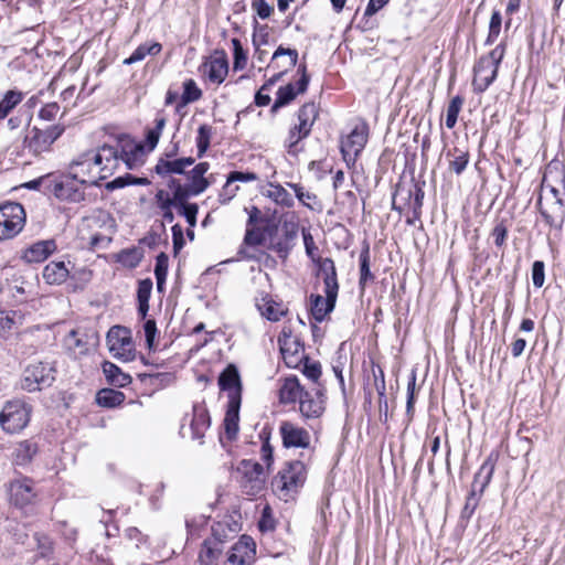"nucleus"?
Wrapping results in <instances>:
<instances>
[{"label":"nucleus","mask_w":565,"mask_h":565,"mask_svg":"<svg viewBox=\"0 0 565 565\" xmlns=\"http://www.w3.org/2000/svg\"><path fill=\"white\" fill-rule=\"evenodd\" d=\"M425 192L418 182L398 183L393 194L392 209L402 213L407 206L409 215L406 218L408 225H415L420 220Z\"/></svg>","instance_id":"1"},{"label":"nucleus","mask_w":565,"mask_h":565,"mask_svg":"<svg viewBox=\"0 0 565 565\" xmlns=\"http://www.w3.org/2000/svg\"><path fill=\"white\" fill-rule=\"evenodd\" d=\"M307 479V469L302 461L291 460L285 463V467L278 471L271 480L273 490L287 500L291 493L298 491Z\"/></svg>","instance_id":"2"},{"label":"nucleus","mask_w":565,"mask_h":565,"mask_svg":"<svg viewBox=\"0 0 565 565\" xmlns=\"http://www.w3.org/2000/svg\"><path fill=\"white\" fill-rule=\"evenodd\" d=\"M32 407L21 399L6 402L0 412V426L9 434H17L24 429L31 416Z\"/></svg>","instance_id":"3"},{"label":"nucleus","mask_w":565,"mask_h":565,"mask_svg":"<svg viewBox=\"0 0 565 565\" xmlns=\"http://www.w3.org/2000/svg\"><path fill=\"white\" fill-rule=\"evenodd\" d=\"M25 224V211L22 204L7 202L0 205V241L17 236Z\"/></svg>","instance_id":"4"},{"label":"nucleus","mask_w":565,"mask_h":565,"mask_svg":"<svg viewBox=\"0 0 565 565\" xmlns=\"http://www.w3.org/2000/svg\"><path fill=\"white\" fill-rule=\"evenodd\" d=\"M85 152L94 170L97 172L98 179H107L113 175L119 166L118 149L111 148V145L105 143L97 149Z\"/></svg>","instance_id":"5"},{"label":"nucleus","mask_w":565,"mask_h":565,"mask_svg":"<svg viewBox=\"0 0 565 565\" xmlns=\"http://www.w3.org/2000/svg\"><path fill=\"white\" fill-rule=\"evenodd\" d=\"M82 185L77 179H73L70 171L68 174L53 177L52 183L49 185V194L54 195L60 201L81 203L86 198Z\"/></svg>","instance_id":"6"},{"label":"nucleus","mask_w":565,"mask_h":565,"mask_svg":"<svg viewBox=\"0 0 565 565\" xmlns=\"http://www.w3.org/2000/svg\"><path fill=\"white\" fill-rule=\"evenodd\" d=\"M319 110L315 103H306L300 107L298 110L299 124L295 125L289 130V136L286 140L289 153L292 152V149L300 140L307 138L310 135L311 128L317 120Z\"/></svg>","instance_id":"7"},{"label":"nucleus","mask_w":565,"mask_h":565,"mask_svg":"<svg viewBox=\"0 0 565 565\" xmlns=\"http://www.w3.org/2000/svg\"><path fill=\"white\" fill-rule=\"evenodd\" d=\"M55 369L50 363L30 364L23 372L21 387L28 392L40 391L51 386L55 380Z\"/></svg>","instance_id":"8"},{"label":"nucleus","mask_w":565,"mask_h":565,"mask_svg":"<svg viewBox=\"0 0 565 565\" xmlns=\"http://www.w3.org/2000/svg\"><path fill=\"white\" fill-rule=\"evenodd\" d=\"M64 128L60 126H49L45 129L33 127L24 138V146L33 154L39 156L44 151H49L53 142L63 134Z\"/></svg>","instance_id":"9"},{"label":"nucleus","mask_w":565,"mask_h":565,"mask_svg":"<svg viewBox=\"0 0 565 565\" xmlns=\"http://www.w3.org/2000/svg\"><path fill=\"white\" fill-rule=\"evenodd\" d=\"M278 345L285 364L296 369L307 356L303 352V344L292 337L289 328H284L278 337Z\"/></svg>","instance_id":"10"},{"label":"nucleus","mask_w":565,"mask_h":565,"mask_svg":"<svg viewBox=\"0 0 565 565\" xmlns=\"http://www.w3.org/2000/svg\"><path fill=\"white\" fill-rule=\"evenodd\" d=\"M367 126L363 122L355 126L348 137L341 141L340 150L347 162L355 161V158L364 149L367 142Z\"/></svg>","instance_id":"11"},{"label":"nucleus","mask_w":565,"mask_h":565,"mask_svg":"<svg viewBox=\"0 0 565 565\" xmlns=\"http://www.w3.org/2000/svg\"><path fill=\"white\" fill-rule=\"evenodd\" d=\"M300 414L307 419L322 416L326 411V396L322 390L305 391L299 399Z\"/></svg>","instance_id":"12"},{"label":"nucleus","mask_w":565,"mask_h":565,"mask_svg":"<svg viewBox=\"0 0 565 565\" xmlns=\"http://www.w3.org/2000/svg\"><path fill=\"white\" fill-rule=\"evenodd\" d=\"M279 433L285 448H308L310 445L308 430L290 422H282Z\"/></svg>","instance_id":"13"},{"label":"nucleus","mask_w":565,"mask_h":565,"mask_svg":"<svg viewBox=\"0 0 565 565\" xmlns=\"http://www.w3.org/2000/svg\"><path fill=\"white\" fill-rule=\"evenodd\" d=\"M255 555L256 544L254 540L248 535H242L233 545L227 562L231 565H252L255 561Z\"/></svg>","instance_id":"14"},{"label":"nucleus","mask_w":565,"mask_h":565,"mask_svg":"<svg viewBox=\"0 0 565 565\" xmlns=\"http://www.w3.org/2000/svg\"><path fill=\"white\" fill-rule=\"evenodd\" d=\"M70 171L73 179H77L79 184L98 185L102 179H98L90 160L86 152L81 153L70 163Z\"/></svg>","instance_id":"15"},{"label":"nucleus","mask_w":565,"mask_h":565,"mask_svg":"<svg viewBox=\"0 0 565 565\" xmlns=\"http://www.w3.org/2000/svg\"><path fill=\"white\" fill-rule=\"evenodd\" d=\"M499 67L489 63L488 60H478L473 66L472 86L476 93H483L497 78Z\"/></svg>","instance_id":"16"},{"label":"nucleus","mask_w":565,"mask_h":565,"mask_svg":"<svg viewBox=\"0 0 565 565\" xmlns=\"http://www.w3.org/2000/svg\"><path fill=\"white\" fill-rule=\"evenodd\" d=\"M241 397L237 392L230 396L227 402L225 417L223 420L225 436L228 440H235L239 431V409H241Z\"/></svg>","instance_id":"17"},{"label":"nucleus","mask_w":565,"mask_h":565,"mask_svg":"<svg viewBox=\"0 0 565 565\" xmlns=\"http://www.w3.org/2000/svg\"><path fill=\"white\" fill-rule=\"evenodd\" d=\"M211 426V417L205 404L195 403L192 407V414L190 418L191 437L194 440H199L203 444V437L205 431Z\"/></svg>","instance_id":"18"},{"label":"nucleus","mask_w":565,"mask_h":565,"mask_svg":"<svg viewBox=\"0 0 565 565\" xmlns=\"http://www.w3.org/2000/svg\"><path fill=\"white\" fill-rule=\"evenodd\" d=\"M9 493L11 502L19 508L32 503L35 498L32 480L28 478L12 481Z\"/></svg>","instance_id":"19"},{"label":"nucleus","mask_w":565,"mask_h":565,"mask_svg":"<svg viewBox=\"0 0 565 565\" xmlns=\"http://www.w3.org/2000/svg\"><path fill=\"white\" fill-rule=\"evenodd\" d=\"M326 297L312 294L310 296V312L317 322H322L335 308L338 295L324 291Z\"/></svg>","instance_id":"20"},{"label":"nucleus","mask_w":565,"mask_h":565,"mask_svg":"<svg viewBox=\"0 0 565 565\" xmlns=\"http://www.w3.org/2000/svg\"><path fill=\"white\" fill-rule=\"evenodd\" d=\"M204 73L210 82L222 84L228 73V60L225 52H216V54L204 64Z\"/></svg>","instance_id":"21"},{"label":"nucleus","mask_w":565,"mask_h":565,"mask_svg":"<svg viewBox=\"0 0 565 565\" xmlns=\"http://www.w3.org/2000/svg\"><path fill=\"white\" fill-rule=\"evenodd\" d=\"M540 213L545 223L556 230H562L565 223V199L554 200L547 209L541 207V199L537 202Z\"/></svg>","instance_id":"22"},{"label":"nucleus","mask_w":565,"mask_h":565,"mask_svg":"<svg viewBox=\"0 0 565 565\" xmlns=\"http://www.w3.org/2000/svg\"><path fill=\"white\" fill-rule=\"evenodd\" d=\"M195 159L192 157L167 159L160 157L154 166V172L164 178L170 174H184L185 168L192 166Z\"/></svg>","instance_id":"23"},{"label":"nucleus","mask_w":565,"mask_h":565,"mask_svg":"<svg viewBox=\"0 0 565 565\" xmlns=\"http://www.w3.org/2000/svg\"><path fill=\"white\" fill-rule=\"evenodd\" d=\"M316 265L318 266L317 276L322 277L324 291L338 295L339 282L334 262L329 257H318Z\"/></svg>","instance_id":"24"},{"label":"nucleus","mask_w":565,"mask_h":565,"mask_svg":"<svg viewBox=\"0 0 565 565\" xmlns=\"http://www.w3.org/2000/svg\"><path fill=\"white\" fill-rule=\"evenodd\" d=\"M498 455L491 452L483 461L477 473L475 475L471 490H475L479 497L482 495L483 491L490 483L497 462Z\"/></svg>","instance_id":"25"},{"label":"nucleus","mask_w":565,"mask_h":565,"mask_svg":"<svg viewBox=\"0 0 565 565\" xmlns=\"http://www.w3.org/2000/svg\"><path fill=\"white\" fill-rule=\"evenodd\" d=\"M237 470L252 484V490L258 492L263 489L265 481L263 477L264 467L259 462L244 459L241 461Z\"/></svg>","instance_id":"26"},{"label":"nucleus","mask_w":565,"mask_h":565,"mask_svg":"<svg viewBox=\"0 0 565 565\" xmlns=\"http://www.w3.org/2000/svg\"><path fill=\"white\" fill-rule=\"evenodd\" d=\"M218 386L221 391L227 393V397L233 393L238 394L242 398V382L237 367L234 364H228L218 376Z\"/></svg>","instance_id":"27"},{"label":"nucleus","mask_w":565,"mask_h":565,"mask_svg":"<svg viewBox=\"0 0 565 565\" xmlns=\"http://www.w3.org/2000/svg\"><path fill=\"white\" fill-rule=\"evenodd\" d=\"M106 341L109 351L111 353L117 352V354H119L120 350H126L127 347L132 345L130 330L122 326L111 327L107 332Z\"/></svg>","instance_id":"28"},{"label":"nucleus","mask_w":565,"mask_h":565,"mask_svg":"<svg viewBox=\"0 0 565 565\" xmlns=\"http://www.w3.org/2000/svg\"><path fill=\"white\" fill-rule=\"evenodd\" d=\"M305 391L297 376H288L279 388V402L285 405L295 404L299 402Z\"/></svg>","instance_id":"29"},{"label":"nucleus","mask_w":565,"mask_h":565,"mask_svg":"<svg viewBox=\"0 0 565 565\" xmlns=\"http://www.w3.org/2000/svg\"><path fill=\"white\" fill-rule=\"evenodd\" d=\"M55 249L56 244L53 239L40 241L26 248L22 257L28 263H40L45 260Z\"/></svg>","instance_id":"30"},{"label":"nucleus","mask_w":565,"mask_h":565,"mask_svg":"<svg viewBox=\"0 0 565 565\" xmlns=\"http://www.w3.org/2000/svg\"><path fill=\"white\" fill-rule=\"evenodd\" d=\"M287 55L289 57V64L288 67L274 74L263 86L262 90H269L279 79L282 78V76L287 73L289 67H294L297 64L298 61V52L295 49H286L284 46H278L277 50L274 52L271 61L277 60L280 56Z\"/></svg>","instance_id":"31"},{"label":"nucleus","mask_w":565,"mask_h":565,"mask_svg":"<svg viewBox=\"0 0 565 565\" xmlns=\"http://www.w3.org/2000/svg\"><path fill=\"white\" fill-rule=\"evenodd\" d=\"M223 547L215 540L206 537L201 546L199 553V562L201 565H217V562L223 553Z\"/></svg>","instance_id":"32"},{"label":"nucleus","mask_w":565,"mask_h":565,"mask_svg":"<svg viewBox=\"0 0 565 565\" xmlns=\"http://www.w3.org/2000/svg\"><path fill=\"white\" fill-rule=\"evenodd\" d=\"M42 276L50 285H61L70 276V270L64 262H51L44 267Z\"/></svg>","instance_id":"33"},{"label":"nucleus","mask_w":565,"mask_h":565,"mask_svg":"<svg viewBox=\"0 0 565 565\" xmlns=\"http://www.w3.org/2000/svg\"><path fill=\"white\" fill-rule=\"evenodd\" d=\"M209 169L210 164L207 162H200L189 173H186V177L190 180L189 184L193 186L194 194H201L209 188L210 182L204 177Z\"/></svg>","instance_id":"34"},{"label":"nucleus","mask_w":565,"mask_h":565,"mask_svg":"<svg viewBox=\"0 0 565 565\" xmlns=\"http://www.w3.org/2000/svg\"><path fill=\"white\" fill-rule=\"evenodd\" d=\"M103 372L107 382L114 386L125 387L131 383V376L109 361L104 362Z\"/></svg>","instance_id":"35"},{"label":"nucleus","mask_w":565,"mask_h":565,"mask_svg":"<svg viewBox=\"0 0 565 565\" xmlns=\"http://www.w3.org/2000/svg\"><path fill=\"white\" fill-rule=\"evenodd\" d=\"M237 532L238 524L236 522H234V529H231V525L227 522H217L212 525L211 536H209V539L215 540V542H218L224 548V544L233 540Z\"/></svg>","instance_id":"36"},{"label":"nucleus","mask_w":565,"mask_h":565,"mask_svg":"<svg viewBox=\"0 0 565 565\" xmlns=\"http://www.w3.org/2000/svg\"><path fill=\"white\" fill-rule=\"evenodd\" d=\"M152 290V280L150 278H146L139 281L137 289V300H138V313L141 319H146L147 313L149 311V299Z\"/></svg>","instance_id":"37"},{"label":"nucleus","mask_w":565,"mask_h":565,"mask_svg":"<svg viewBox=\"0 0 565 565\" xmlns=\"http://www.w3.org/2000/svg\"><path fill=\"white\" fill-rule=\"evenodd\" d=\"M297 236L295 231H285L284 238L274 239L271 237L270 243L267 248L274 250L278 254V256L282 259H286L291 250L292 245L290 244Z\"/></svg>","instance_id":"38"},{"label":"nucleus","mask_w":565,"mask_h":565,"mask_svg":"<svg viewBox=\"0 0 565 565\" xmlns=\"http://www.w3.org/2000/svg\"><path fill=\"white\" fill-rule=\"evenodd\" d=\"M125 401V394L120 391L113 388H103L98 391L96 395V402L103 407H116L122 404Z\"/></svg>","instance_id":"39"},{"label":"nucleus","mask_w":565,"mask_h":565,"mask_svg":"<svg viewBox=\"0 0 565 565\" xmlns=\"http://www.w3.org/2000/svg\"><path fill=\"white\" fill-rule=\"evenodd\" d=\"M264 194L279 205H282L286 207L294 206L292 196L290 195V193H288V191L284 186H281L278 183L277 184L269 183L268 188L264 192Z\"/></svg>","instance_id":"40"},{"label":"nucleus","mask_w":565,"mask_h":565,"mask_svg":"<svg viewBox=\"0 0 565 565\" xmlns=\"http://www.w3.org/2000/svg\"><path fill=\"white\" fill-rule=\"evenodd\" d=\"M162 50V45L158 42L151 44H140L132 54L124 60L125 65H131L134 63L142 61L147 55H158Z\"/></svg>","instance_id":"41"},{"label":"nucleus","mask_w":565,"mask_h":565,"mask_svg":"<svg viewBox=\"0 0 565 565\" xmlns=\"http://www.w3.org/2000/svg\"><path fill=\"white\" fill-rule=\"evenodd\" d=\"M166 125H167L166 117L161 113H159L157 115V117L154 118V127L149 128L146 131L145 142H146L149 151H152L157 147L160 136H161Z\"/></svg>","instance_id":"42"},{"label":"nucleus","mask_w":565,"mask_h":565,"mask_svg":"<svg viewBox=\"0 0 565 565\" xmlns=\"http://www.w3.org/2000/svg\"><path fill=\"white\" fill-rule=\"evenodd\" d=\"M449 160V170L455 172L457 175L461 174L469 163V153L459 148H454L447 152Z\"/></svg>","instance_id":"43"},{"label":"nucleus","mask_w":565,"mask_h":565,"mask_svg":"<svg viewBox=\"0 0 565 565\" xmlns=\"http://www.w3.org/2000/svg\"><path fill=\"white\" fill-rule=\"evenodd\" d=\"M23 99V94L19 90H8L0 100V120L4 119Z\"/></svg>","instance_id":"44"},{"label":"nucleus","mask_w":565,"mask_h":565,"mask_svg":"<svg viewBox=\"0 0 565 565\" xmlns=\"http://www.w3.org/2000/svg\"><path fill=\"white\" fill-rule=\"evenodd\" d=\"M298 94V89L295 90V86L292 83L279 87L276 94L277 96L275 103L271 106V113H276L279 108L290 104Z\"/></svg>","instance_id":"45"},{"label":"nucleus","mask_w":565,"mask_h":565,"mask_svg":"<svg viewBox=\"0 0 565 565\" xmlns=\"http://www.w3.org/2000/svg\"><path fill=\"white\" fill-rule=\"evenodd\" d=\"M276 227L267 226L264 230L258 227H247L244 236V244L248 246L263 245L265 242V234L267 233L270 237Z\"/></svg>","instance_id":"46"},{"label":"nucleus","mask_w":565,"mask_h":565,"mask_svg":"<svg viewBox=\"0 0 565 565\" xmlns=\"http://www.w3.org/2000/svg\"><path fill=\"white\" fill-rule=\"evenodd\" d=\"M67 341L70 349L76 354L83 355L89 350V337L77 330H72L70 332Z\"/></svg>","instance_id":"47"},{"label":"nucleus","mask_w":565,"mask_h":565,"mask_svg":"<svg viewBox=\"0 0 565 565\" xmlns=\"http://www.w3.org/2000/svg\"><path fill=\"white\" fill-rule=\"evenodd\" d=\"M169 257L166 253L161 252L156 257L154 276L157 280V289L159 292L164 290V284L168 274Z\"/></svg>","instance_id":"48"},{"label":"nucleus","mask_w":565,"mask_h":565,"mask_svg":"<svg viewBox=\"0 0 565 565\" xmlns=\"http://www.w3.org/2000/svg\"><path fill=\"white\" fill-rule=\"evenodd\" d=\"M374 275L370 269V247H365L360 253V279L359 285L363 289L367 281L374 280Z\"/></svg>","instance_id":"49"},{"label":"nucleus","mask_w":565,"mask_h":565,"mask_svg":"<svg viewBox=\"0 0 565 565\" xmlns=\"http://www.w3.org/2000/svg\"><path fill=\"white\" fill-rule=\"evenodd\" d=\"M213 135V128L206 124H203L198 129L196 136V148H198V157L202 158L204 153L207 151L211 145V137Z\"/></svg>","instance_id":"50"},{"label":"nucleus","mask_w":565,"mask_h":565,"mask_svg":"<svg viewBox=\"0 0 565 565\" xmlns=\"http://www.w3.org/2000/svg\"><path fill=\"white\" fill-rule=\"evenodd\" d=\"M509 221L508 220H499L495 222L493 228L491 230L490 236L493 238L497 247L501 248L505 245L509 234Z\"/></svg>","instance_id":"51"},{"label":"nucleus","mask_w":565,"mask_h":565,"mask_svg":"<svg viewBox=\"0 0 565 565\" xmlns=\"http://www.w3.org/2000/svg\"><path fill=\"white\" fill-rule=\"evenodd\" d=\"M463 102H465L463 98L459 95L451 98V100L447 107V115H446V121H445L446 127L448 129H452L456 126L458 115L461 110Z\"/></svg>","instance_id":"52"},{"label":"nucleus","mask_w":565,"mask_h":565,"mask_svg":"<svg viewBox=\"0 0 565 565\" xmlns=\"http://www.w3.org/2000/svg\"><path fill=\"white\" fill-rule=\"evenodd\" d=\"M142 257V252L137 247H132L122 249L118 254V262H120L122 265L129 268H136L140 264Z\"/></svg>","instance_id":"53"},{"label":"nucleus","mask_w":565,"mask_h":565,"mask_svg":"<svg viewBox=\"0 0 565 565\" xmlns=\"http://www.w3.org/2000/svg\"><path fill=\"white\" fill-rule=\"evenodd\" d=\"M140 146H142V143H137L129 136L122 135L117 139L116 145L111 146V148L118 149L119 161H121L132 150L140 152Z\"/></svg>","instance_id":"54"},{"label":"nucleus","mask_w":565,"mask_h":565,"mask_svg":"<svg viewBox=\"0 0 565 565\" xmlns=\"http://www.w3.org/2000/svg\"><path fill=\"white\" fill-rule=\"evenodd\" d=\"M202 97V90L198 87L196 83L189 78L183 83V93L181 96L182 105L194 103Z\"/></svg>","instance_id":"55"},{"label":"nucleus","mask_w":565,"mask_h":565,"mask_svg":"<svg viewBox=\"0 0 565 565\" xmlns=\"http://www.w3.org/2000/svg\"><path fill=\"white\" fill-rule=\"evenodd\" d=\"M193 186L190 184H185L183 186H178L175 191L172 193V203L173 207L179 209L181 206H185L186 204H190L188 202L190 196H195L193 192Z\"/></svg>","instance_id":"56"},{"label":"nucleus","mask_w":565,"mask_h":565,"mask_svg":"<svg viewBox=\"0 0 565 565\" xmlns=\"http://www.w3.org/2000/svg\"><path fill=\"white\" fill-rule=\"evenodd\" d=\"M501 25H502L501 13H500V11L494 10L490 18L489 33H488V36H487L486 43H484L486 45H491L494 43V41L498 39V36L500 34Z\"/></svg>","instance_id":"57"},{"label":"nucleus","mask_w":565,"mask_h":565,"mask_svg":"<svg viewBox=\"0 0 565 565\" xmlns=\"http://www.w3.org/2000/svg\"><path fill=\"white\" fill-rule=\"evenodd\" d=\"M231 42L233 45L234 56L233 67L234 70H243L246 66L247 54L243 49L241 41L237 38H233Z\"/></svg>","instance_id":"58"},{"label":"nucleus","mask_w":565,"mask_h":565,"mask_svg":"<svg viewBox=\"0 0 565 565\" xmlns=\"http://www.w3.org/2000/svg\"><path fill=\"white\" fill-rule=\"evenodd\" d=\"M36 451V444L30 440H24L21 441L17 448V457L21 462L31 461Z\"/></svg>","instance_id":"59"},{"label":"nucleus","mask_w":565,"mask_h":565,"mask_svg":"<svg viewBox=\"0 0 565 565\" xmlns=\"http://www.w3.org/2000/svg\"><path fill=\"white\" fill-rule=\"evenodd\" d=\"M480 497L478 493H476L475 490H471L466 499V503L461 510L460 519L469 521L472 514L475 513L478 504H479Z\"/></svg>","instance_id":"60"},{"label":"nucleus","mask_w":565,"mask_h":565,"mask_svg":"<svg viewBox=\"0 0 565 565\" xmlns=\"http://www.w3.org/2000/svg\"><path fill=\"white\" fill-rule=\"evenodd\" d=\"M302 373L311 381L317 382L321 376V364L317 361H311L309 356L303 359Z\"/></svg>","instance_id":"61"},{"label":"nucleus","mask_w":565,"mask_h":565,"mask_svg":"<svg viewBox=\"0 0 565 565\" xmlns=\"http://www.w3.org/2000/svg\"><path fill=\"white\" fill-rule=\"evenodd\" d=\"M288 186L291 188L297 196V199L307 207L313 210L310 205V201L316 202L317 195L315 193H310L305 191L303 186L298 183H288Z\"/></svg>","instance_id":"62"},{"label":"nucleus","mask_w":565,"mask_h":565,"mask_svg":"<svg viewBox=\"0 0 565 565\" xmlns=\"http://www.w3.org/2000/svg\"><path fill=\"white\" fill-rule=\"evenodd\" d=\"M259 436L263 439V445L260 449L262 459L266 463L267 468H269L274 462V449L269 444V434L262 431Z\"/></svg>","instance_id":"63"},{"label":"nucleus","mask_w":565,"mask_h":565,"mask_svg":"<svg viewBox=\"0 0 565 565\" xmlns=\"http://www.w3.org/2000/svg\"><path fill=\"white\" fill-rule=\"evenodd\" d=\"M532 281L536 288H541L545 282V265L542 260H535L532 265Z\"/></svg>","instance_id":"64"}]
</instances>
